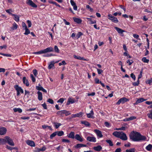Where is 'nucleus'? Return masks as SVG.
Listing matches in <instances>:
<instances>
[{
  "instance_id": "obj_1",
  "label": "nucleus",
  "mask_w": 152,
  "mask_h": 152,
  "mask_svg": "<svg viewBox=\"0 0 152 152\" xmlns=\"http://www.w3.org/2000/svg\"><path fill=\"white\" fill-rule=\"evenodd\" d=\"M129 137L130 139L134 142L144 141L146 138L145 136L142 135L139 132L134 131L130 132Z\"/></svg>"
},
{
  "instance_id": "obj_2",
  "label": "nucleus",
  "mask_w": 152,
  "mask_h": 152,
  "mask_svg": "<svg viewBox=\"0 0 152 152\" xmlns=\"http://www.w3.org/2000/svg\"><path fill=\"white\" fill-rule=\"evenodd\" d=\"M53 48L52 47H50L43 50H42L38 52H34L33 53L35 54H40L53 52Z\"/></svg>"
},
{
  "instance_id": "obj_3",
  "label": "nucleus",
  "mask_w": 152,
  "mask_h": 152,
  "mask_svg": "<svg viewBox=\"0 0 152 152\" xmlns=\"http://www.w3.org/2000/svg\"><path fill=\"white\" fill-rule=\"evenodd\" d=\"M3 142V144L6 143H8L10 145L13 146L15 145L12 139L8 136H6L4 137Z\"/></svg>"
},
{
  "instance_id": "obj_4",
  "label": "nucleus",
  "mask_w": 152,
  "mask_h": 152,
  "mask_svg": "<svg viewBox=\"0 0 152 152\" xmlns=\"http://www.w3.org/2000/svg\"><path fill=\"white\" fill-rule=\"evenodd\" d=\"M14 88L17 91V95L18 96L20 95V93L23 94V89L18 86V85H15L14 86Z\"/></svg>"
},
{
  "instance_id": "obj_5",
  "label": "nucleus",
  "mask_w": 152,
  "mask_h": 152,
  "mask_svg": "<svg viewBox=\"0 0 152 152\" xmlns=\"http://www.w3.org/2000/svg\"><path fill=\"white\" fill-rule=\"evenodd\" d=\"M129 100L126 97H123L120 99L118 102L116 103L117 105H119L121 103L124 104L125 102L129 101Z\"/></svg>"
},
{
  "instance_id": "obj_6",
  "label": "nucleus",
  "mask_w": 152,
  "mask_h": 152,
  "mask_svg": "<svg viewBox=\"0 0 152 152\" xmlns=\"http://www.w3.org/2000/svg\"><path fill=\"white\" fill-rule=\"evenodd\" d=\"M26 3L28 5L33 8H37V5L35 4L31 0H27Z\"/></svg>"
},
{
  "instance_id": "obj_7",
  "label": "nucleus",
  "mask_w": 152,
  "mask_h": 152,
  "mask_svg": "<svg viewBox=\"0 0 152 152\" xmlns=\"http://www.w3.org/2000/svg\"><path fill=\"white\" fill-rule=\"evenodd\" d=\"M108 16L109 17L108 19L111 20L113 22L117 23L118 22L117 18L112 16L111 15L109 14Z\"/></svg>"
},
{
  "instance_id": "obj_8",
  "label": "nucleus",
  "mask_w": 152,
  "mask_h": 152,
  "mask_svg": "<svg viewBox=\"0 0 152 152\" xmlns=\"http://www.w3.org/2000/svg\"><path fill=\"white\" fill-rule=\"evenodd\" d=\"M94 132L96 134L98 138L103 137V135L101 131L98 129H96L94 130Z\"/></svg>"
},
{
  "instance_id": "obj_9",
  "label": "nucleus",
  "mask_w": 152,
  "mask_h": 152,
  "mask_svg": "<svg viewBox=\"0 0 152 152\" xmlns=\"http://www.w3.org/2000/svg\"><path fill=\"white\" fill-rule=\"evenodd\" d=\"M83 113L82 112H80L79 113L73 114L71 115L72 118H75L76 117L81 118L83 115Z\"/></svg>"
},
{
  "instance_id": "obj_10",
  "label": "nucleus",
  "mask_w": 152,
  "mask_h": 152,
  "mask_svg": "<svg viewBox=\"0 0 152 152\" xmlns=\"http://www.w3.org/2000/svg\"><path fill=\"white\" fill-rule=\"evenodd\" d=\"M7 132L6 128L4 127H0V135H5Z\"/></svg>"
},
{
  "instance_id": "obj_11",
  "label": "nucleus",
  "mask_w": 152,
  "mask_h": 152,
  "mask_svg": "<svg viewBox=\"0 0 152 152\" xmlns=\"http://www.w3.org/2000/svg\"><path fill=\"white\" fill-rule=\"evenodd\" d=\"M86 140L87 141L90 142H95L96 140V138L94 137L88 136L86 138Z\"/></svg>"
},
{
  "instance_id": "obj_12",
  "label": "nucleus",
  "mask_w": 152,
  "mask_h": 152,
  "mask_svg": "<svg viewBox=\"0 0 152 152\" xmlns=\"http://www.w3.org/2000/svg\"><path fill=\"white\" fill-rule=\"evenodd\" d=\"M121 134L119 137L121 139L124 140H126L127 139V137L125 133L123 132H121Z\"/></svg>"
},
{
  "instance_id": "obj_13",
  "label": "nucleus",
  "mask_w": 152,
  "mask_h": 152,
  "mask_svg": "<svg viewBox=\"0 0 152 152\" xmlns=\"http://www.w3.org/2000/svg\"><path fill=\"white\" fill-rule=\"evenodd\" d=\"M75 100L72 99L71 98L69 97L68 99L67 102L66 103V105H68L70 104H72L75 103Z\"/></svg>"
},
{
  "instance_id": "obj_14",
  "label": "nucleus",
  "mask_w": 152,
  "mask_h": 152,
  "mask_svg": "<svg viewBox=\"0 0 152 152\" xmlns=\"http://www.w3.org/2000/svg\"><path fill=\"white\" fill-rule=\"evenodd\" d=\"M27 144L31 147H35V143L33 141L28 140L26 141Z\"/></svg>"
},
{
  "instance_id": "obj_15",
  "label": "nucleus",
  "mask_w": 152,
  "mask_h": 152,
  "mask_svg": "<svg viewBox=\"0 0 152 152\" xmlns=\"http://www.w3.org/2000/svg\"><path fill=\"white\" fill-rule=\"evenodd\" d=\"M146 100V99H145L143 98H140L137 100L136 102L134 104V105H137L138 104L143 102Z\"/></svg>"
},
{
  "instance_id": "obj_16",
  "label": "nucleus",
  "mask_w": 152,
  "mask_h": 152,
  "mask_svg": "<svg viewBox=\"0 0 152 152\" xmlns=\"http://www.w3.org/2000/svg\"><path fill=\"white\" fill-rule=\"evenodd\" d=\"M75 139L78 141L82 142L83 141V138L78 134H76L75 136Z\"/></svg>"
},
{
  "instance_id": "obj_17",
  "label": "nucleus",
  "mask_w": 152,
  "mask_h": 152,
  "mask_svg": "<svg viewBox=\"0 0 152 152\" xmlns=\"http://www.w3.org/2000/svg\"><path fill=\"white\" fill-rule=\"evenodd\" d=\"M73 19L74 22L78 24H80L82 23V20L80 18L74 17L73 18Z\"/></svg>"
},
{
  "instance_id": "obj_18",
  "label": "nucleus",
  "mask_w": 152,
  "mask_h": 152,
  "mask_svg": "<svg viewBox=\"0 0 152 152\" xmlns=\"http://www.w3.org/2000/svg\"><path fill=\"white\" fill-rule=\"evenodd\" d=\"M22 81L23 83L26 86L28 87L29 86V84L28 81V80L26 79L25 77H23Z\"/></svg>"
},
{
  "instance_id": "obj_19",
  "label": "nucleus",
  "mask_w": 152,
  "mask_h": 152,
  "mask_svg": "<svg viewBox=\"0 0 152 152\" xmlns=\"http://www.w3.org/2000/svg\"><path fill=\"white\" fill-rule=\"evenodd\" d=\"M80 122L81 124H84L86 127H90V124L87 121H81Z\"/></svg>"
},
{
  "instance_id": "obj_20",
  "label": "nucleus",
  "mask_w": 152,
  "mask_h": 152,
  "mask_svg": "<svg viewBox=\"0 0 152 152\" xmlns=\"http://www.w3.org/2000/svg\"><path fill=\"white\" fill-rule=\"evenodd\" d=\"M73 57L74 58L77 59L86 61H88V59H85L83 57H81L79 56H77L76 55H74Z\"/></svg>"
},
{
  "instance_id": "obj_21",
  "label": "nucleus",
  "mask_w": 152,
  "mask_h": 152,
  "mask_svg": "<svg viewBox=\"0 0 152 152\" xmlns=\"http://www.w3.org/2000/svg\"><path fill=\"white\" fill-rule=\"evenodd\" d=\"M93 149L96 151L99 152L102 150V147L100 145H99L97 146L94 147Z\"/></svg>"
},
{
  "instance_id": "obj_22",
  "label": "nucleus",
  "mask_w": 152,
  "mask_h": 152,
  "mask_svg": "<svg viewBox=\"0 0 152 152\" xmlns=\"http://www.w3.org/2000/svg\"><path fill=\"white\" fill-rule=\"evenodd\" d=\"M121 132H118L117 131H115L113 132V135L119 138L120 137V136L121 134Z\"/></svg>"
},
{
  "instance_id": "obj_23",
  "label": "nucleus",
  "mask_w": 152,
  "mask_h": 152,
  "mask_svg": "<svg viewBox=\"0 0 152 152\" xmlns=\"http://www.w3.org/2000/svg\"><path fill=\"white\" fill-rule=\"evenodd\" d=\"M55 64L54 61H52L50 62L48 67V68L49 69H50L53 67H54V64Z\"/></svg>"
},
{
  "instance_id": "obj_24",
  "label": "nucleus",
  "mask_w": 152,
  "mask_h": 152,
  "mask_svg": "<svg viewBox=\"0 0 152 152\" xmlns=\"http://www.w3.org/2000/svg\"><path fill=\"white\" fill-rule=\"evenodd\" d=\"M114 28L117 31L118 33L119 34H122L123 32H125V31L122 29L118 27H115Z\"/></svg>"
},
{
  "instance_id": "obj_25",
  "label": "nucleus",
  "mask_w": 152,
  "mask_h": 152,
  "mask_svg": "<svg viewBox=\"0 0 152 152\" xmlns=\"http://www.w3.org/2000/svg\"><path fill=\"white\" fill-rule=\"evenodd\" d=\"M87 146V145L85 144H77L75 145V147L76 148H78L82 147H86Z\"/></svg>"
},
{
  "instance_id": "obj_26",
  "label": "nucleus",
  "mask_w": 152,
  "mask_h": 152,
  "mask_svg": "<svg viewBox=\"0 0 152 152\" xmlns=\"http://www.w3.org/2000/svg\"><path fill=\"white\" fill-rule=\"evenodd\" d=\"M37 94H38V99L39 101L42 100V93L39 91H38L37 92Z\"/></svg>"
},
{
  "instance_id": "obj_27",
  "label": "nucleus",
  "mask_w": 152,
  "mask_h": 152,
  "mask_svg": "<svg viewBox=\"0 0 152 152\" xmlns=\"http://www.w3.org/2000/svg\"><path fill=\"white\" fill-rule=\"evenodd\" d=\"M68 137L72 139H74L75 138V133L73 132H71L68 135Z\"/></svg>"
},
{
  "instance_id": "obj_28",
  "label": "nucleus",
  "mask_w": 152,
  "mask_h": 152,
  "mask_svg": "<svg viewBox=\"0 0 152 152\" xmlns=\"http://www.w3.org/2000/svg\"><path fill=\"white\" fill-rule=\"evenodd\" d=\"M12 16H13L14 19L17 22H18L19 21V17L16 14H14Z\"/></svg>"
},
{
  "instance_id": "obj_29",
  "label": "nucleus",
  "mask_w": 152,
  "mask_h": 152,
  "mask_svg": "<svg viewBox=\"0 0 152 152\" xmlns=\"http://www.w3.org/2000/svg\"><path fill=\"white\" fill-rule=\"evenodd\" d=\"M13 110L15 112H18L19 113H21L22 112V110L20 108H14Z\"/></svg>"
},
{
  "instance_id": "obj_30",
  "label": "nucleus",
  "mask_w": 152,
  "mask_h": 152,
  "mask_svg": "<svg viewBox=\"0 0 152 152\" xmlns=\"http://www.w3.org/2000/svg\"><path fill=\"white\" fill-rule=\"evenodd\" d=\"M56 132L57 133V135L58 136H61L64 135V132L62 131H56Z\"/></svg>"
},
{
  "instance_id": "obj_31",
  "label": "nucleus",
  "mask_w": 152,
  "mask_h": 152,
  "mask_svg": "<svg viewBox=\"0 0 152 152\" xmlns=\"http://www.w3.org/2000/svg\"><path fill=\"white\" fill-rule=\"evenodd\" d=\"M141 61L144 63H148L149 61V60L148 59L146 58L145 57H143L141 59Z\"/></svg>"
},
{
  "instance_id": "obj_32",
  "label": "nucleus",
  "mask_w": 152,
  "mask_h": 152,
  "mask_svg": "<svg viewBox=\"0 0 152 152\" xmlns=\"http://www.w3.org/2000/svg\"><path fill=\"white\" fill-rule=\"evenodd\" d=\"M145 149L148 151H150L152 149V145L149 144L145 148Z\"/></svg>"
},
{
  "instance_id": "obj_33",
  "label": "nucleus",
  "mask_w": 152,
  "mask_h": 152,
  "mask_svg": "<svg viewBox=\"0 0 152 152\" xmlns=\"http://www.w3.org/2000/svg\"><path fill=\"white\" fill-rule=\"evenodd\" d=\"M105 141L107 143L109 144L110 146H113V144L111 140H107Z\"/></svg>"
},
{
  "instance_id": "obj_34",
  "label": "nucleus",
  "mask_w": 152,
  "mask_h": 152,
  "mask_svg": "<svg viewBox=\"0 0 152 152\" xmlns=\"http://www.w3.org/2000/svg\"><path fill=\"white\" fill-rule=\"evenodd\" d=\"M39 86H36V89L39 91H42L43 88L41 86L40 84H39Z\"/></svg>"
},
{
  "instance_id": "obj_35",
  "label": "nucleus",
  "mask_w": 152,
  "mask_h": 152,
  "mask_svg": "<svg viewBox=\"0 0 152 152\" xmlns=\"http://www.w3.org/2000/svg\"><path fill=\"white\" fill-rule=\"evenodd\" d=\"M125 151L126 152H135V149L134 148H131L126 150Z\"/></svg>"
},
{
  "instance_id": "obj_36",
  "label": "nucleus",
  "mask_w": 152,
  "mask_h": 152,
  "mask_svg": "<svg viewBox=\"0 0 152 152\" xmlns=\"http://www.w3.org/2000/svg\"><path fill=\"white\" fill-rule=\"evenodd\" d=\"M65 99V98H61L57 101V102L58 103H61L62 104L63 103Z\"/></svg>"
},
{
  "instance_id": "obj_37",
  "label": "nucleus",
  "mask_w": 152,
  "mask_h": 152,
  "mask_svg": "<svg viewBox=\"0 0 152 152\" xmlns=\"http://www.w3.org/2000/svg\"><path fill=\"white\" fill-rule=\"evenodd\" d=\"M55 55L52 53H48L43 55L44 57H49L51 56H54Z\"/></svg>"
},
{
  "instance_id": "obj_38",
  "label": "nucleus",
  "mask_w": 152,
  "mask_h": 152,
  "mask_svg": "<svg viewBox=\"0 0 152 152\" xmlns=\"http://www.w3.org/2000/svg\"><path fill=\"white\" fill-rule=\"evenodd\" d=\"M54 124H55V127L56 129H58L61 125V123L56 122L54 123Z\"/></svg>"
},
{
  "instance_id": "obj_39",
  "label": "nucleus",
  "mask_w": 152,
  "mask_h": 152,
  "mask_svg": "<svg viewBox=\"0 0 152 152\" xmlns=\"http://www.w3.org/2000/svg\"><path fill=\"white\" fill-rule=\"evenodd\" d=\"M83 35V34L81 32H79L76 35V38L78 39L80 36Z\"/></svg>"
},
{
  "instance_id": "obj_40",
  "label": "nucleus",
  "mask_w": 152,
  "mask_h": 152,
  "mask_svg": "<svg viewBox=\"0 0 152 152\" xmlns=\"http://www.w3.org/2000/svg\"><path fill=\"white\" fill-rule=\"evenodd\" d=\"M57 133L56 132H53L52 134H51L50 136V139H53V138L55 137Z\"/></svg>"
},
{
  "instance_id": "obj_41",
  "label": "nucleus",
  "mask_w": 152,
  "mask_h": 152,
  "mask_svg": "<svg viewBox=\"0 0 152 152\" xmlns=\"http://www.w3.org/2000/svg\"><path fill=\"white\" fill-rule=\"evenodd\" d=\"M57 114L59 115H62L64 114V110L57 111Z\"/></svg>"
},
{
  "instance_id": "obj_42",
  "label": "nucleus",
  "mask_w": 152,
  "mask_h": 152,
  "mask_svg": "<svg viewBox=\"0 0 152 152\" xmlns=\"http://www.w3.org/2000/svg\"><path fill=\"white\" fill-rule=\"evenodd\" d=\"M0 54L3 56L7 57H11L12 56V55L10 54H5L0 53Z\"/></svg>"
},
{
  "instance_id": "obj_43",
  "label": "nucleus",
  "mask_w": 152,
  "mask_h": 152,
  "mask_svg": "<svg viewBox=\"0 0 152 152\" xmlns=\"http://www.w3.org/2000/svg\"><path fill=\"white\" fill-rule=\"evenodd\" d=\"M150 113L147 114V116L148 118L152 119V110L149 111Z\"/></svg>"
},
{
  "instance_id": "obj_44",
  "label": "nucleus",
  "mask_w": 152,
  "mask_h": 152,
  "mask_svg": "<svg viewBox=\"0 0 152 152\" xmlns=\"http://www.w3.org/2000/svg\"><path fill=\"white\" fill-rule=\"evenodd\" d=\"M64 113L65 115L66 116H67L71 114V113L69 111L66 110H64Z\"/></svg>"
},
{
  "instance_id": "obj_45",
  "label": "nucleus",
  "mask_w": 152,
  "mask_h": 152,
  "mask_svg": "<svg viewBox=\"0 0 152 152\" xmlns=\"http://www.w3.org/2000/svg\"><path fill=\"white\" fill-rule=\"evenodd\" d=\"M54 51L57 53H59V50L56 45H55L54 47Z\"/></svg>"
},
{
  "instance_id": "obj_46",
  "label": "nucleus",
  "mask_w": 152,
  "mask_h": 152,
  "mask_svg": "<svg viewBox=\"0 0 152 152\" xmlns=\"http://www.w3.org/2000/svg\"><path fill=\"white\" fill-rule=\"evenodd\" d=\"M24 29L25 30V32L24 34L27 35L30 33V31L28 28H26Z\"/></svg>"
},
{
  "instance_id": "obj_47",
  "label": "nucleus",
  "mask_w": 152,
  "mask_h": 152,
  "mask_svg": "<svg viewBox=\"0 0 152 152\" xmlns=\"http://www.w3.org/2000/svg\"><path fill=\"white\" fill-rule=\"evenodd\" d=\"M86 8L87 9H89V11L91 12H92L94 10L93 9L91 8L88 5H87L86 6Z\"/></svg>"
},
{
  "instance_id": "obj_48",
  "label": "nucleus",
  "mask_w": 152,
  "mask_h": 152,
  "mask_svg": "<svg viewBox=\"0 0 152 152\" xmlns=\"http://www.w3.org/2000/svg\"><path fill=\"white\" fill-rule=\"evenodd\" d=\"M18 28V25L16 24V23L14 22V23L13 24V26L12 27V28L13 29H16Z\"/></svg>"
},
{
  "instance_id": "obj_49",
  "label": "nucleus",
  "mask_w": 152,
  "mask_h": 152,
  "mask_svg": "<svg viewBox=\"0 0 152 152\" xmlns=\"http://www.w3.org/2000/svg\"><path fill=\"white\" fill-rule=\"evenodd\" d=\"M30 77H31L32 81L34 83L36 81V79L35 77L33 76L32 74H31L30 75Z\"/></svg>"
},
{
  "instance_id": "obj_50",
  "label": "nucleus",
  "mask_w": 152,
  "mask_h": 152,
  "mask_svg": "<svg viewBox=\"0 0 152 152\" xmlns=\"http://www.w3.org/2000/svg\"><path fill=\"white\" fill-rule=\"evenodd\" d=\"M5 11L7 13H8L10 15H11L12 16L13 15V14H13L12 13H11L10 12V11H11V12L12 11L11 9H9L6 10Z\"/></svg>"
},
{
  "instance_id": "obj_51",
  "label": "nucleus",
  "mask_w": 152,
  "mask_h": 152,
  "mask_svg": "<svg viewBox=\"0 0 152 152\" xmlns=\"http://www.w3.org/2000/svg\"><path fill=\"white\" fill-rule=\"evenodd\" d=\"M33 73L35 77H37V75L38 74L37 73V71L36 69H34L33 70Z\"/></svg>"
},
{
  "instance_id": "obj_52",
  "label": "nucleus",
  "mask_w": 152,
  "mask_h": 152,
  "mask_svg": "<svg viewBox=\"0 0 152 152\" xmlns=\"http://www.w3.org/2000/svg\"><path fill=\"white\" fill-rule=\"evenodd\" d=\"M146 83L147 84H148L149 85H151V83H152V78H151L150 80H148L146 81Z\"/></svg>"
},
{
  "instance_id": "obj_53",
  "label": "nucleus",
  "mask_w": 152,
  "mask_h": 152,
  "mask_svg": "<svg viewBox=\"0 0 152 152\" xmlns=\"http://www.w3.org/2000/svg\"><path fill=\"white\" fill-rule=\"evenodd\" d=\"M46 148L45 146L42 147L41 148L38 149V151H45Z\"/></svg>"
},
{
  "instance_id": "obj_54",
  "label": "nucleus",
  "mask_w": 152,
  "mask_h": 152,
  "mask_svg": "<svg viewBox=\"0 0 152 152\" xmlns=\"http://www.w3.org/2000/svg\"><path fill=\"white\" fill-rule=\"evenodd\" d=\"M94 81L95 83L96 84H99L101 82V81H100L99 79L98 78H96L94 79Z\"/></svg>"
},
{
  "instance_id": "obj_55",
  "label": "nucleus",
  "mask_w": 152,
  "mask_h": 152,
  "mask_svg": "<svg viewBox=\"0 0 152 152\" xmlns=\"http://www.w3.org/2000/svg\"><path fill=\"white\" fill-rule=\"evenodd\" d=\"M47 101L51 104H54L53 100L52 99L49 98L48 99Z\"/></svg>"
},
{
  "instance_id": "obj_56",
  "label": "nucleus",
  "mask_w": 152,
  "mask_h": 152,
  "mask_svg": "<svg viewBox=\"0 0 152 152\" xmlns=\"http://www.w3.org/2000/svg\"><path fill=\"white\" fill-rule=\"evenodd\" d=\"M27 23L28 24V28H30L31 27L32 23L31 21L29 20H28L27 21Z\"/></svg>"
},
{
  "instance_id": "obj_57",
  "label": "nucleus",
  "mask_w": 152,
  "mask_h": 152,
  "mask_svg": "<svg viewBox=\"0 0 152 152\" xmlns=\"http://www.w3.org/2000/svg\"><path fill=\"white\" fill-rule=\"evenodd\" d=\"M133 37L139 40H140V39L139 38V35L136 34H134L133 35Z\"/></svg>"
},
{
  "instance_id": "obj_58",
  "label": "nucleus",
  "mask_w": 152,
  "mask_h": 152,
  "mask_svg": "<svg viewBox=\"0 0 152 152\" xmlns=\"http://www.w3.org/2000/svg\"><path fill=\"white\" fill-rule=\"evenodd\" d=\"M25 95H27V97H28L30 95V92L26 90H25Z\"/></svg>"
},
{
  "instance_id": "obj_59",
  "label": "nucleus",
  "mask_w": 152,
  "mask_h": 152,
  "mask_svg": "<svg viewBox=\"0 0 152 152\" xmlns=\"http://www.w3.org/2000/svg\"><path fill=\"white\" fill-rule=\"evenodd\" d=\"M130 76L134 80H135L136 76L133 73H131L130 75Z\"/></svg>"
},
{
  "instance_id": "obj_60",
  "label": "nucleus",
  "mask_w": 152,
  "mask_h": 152,
  "mask_svg": "<svg viewBox=\"0 0 152 152\" xmlns=\"http://www.w3.org/2000/svg\"><path fill=\"white\" fill-rule=\"evenodd\" d=\"M62 142L69 143L70 141L68 140L63 139L62 140Z\"/></svg>"
},
{
  "instance_id": "obj_61",
  "label": "nucleus",
  "mask_w": 152,
  "mask_h": 152,
  "mask_svg": "<svg viewBox=\"0 0 152 152\" xmlns=\"http://www.w3.org/2000/svg\"><path fill=\"white\" fill-rule=\"evenodd\" d=\"M87 116L89 118H93V115L90 113L86 114Z\"/></svg>"
},
{
  "instance_id": "obj_62",
  "label": "nucleus",
  "mask_w": 152,
  "mask_h": 152,
  "mask_svg": "<svg viewBox=\"0 0 152 152\" xmlns=\"http://www.w3.org/2000/svg\"><path fill=\"white\" fill-rule=\"evenodd\" d=\"M6 148L8 149V150H9L10 151H12V149H16L15 147V148H12V147L10 146H8V145H7V146H6Z\"/></svg>"
},
{
  "instance_id": "obj_63",
  "label": "nucleus",
  "mask_w": 152,
  "mask_h": 152,
  "mask_svg": "<svg viewBox=\"0 0 152 152\" xmlns=\"http://www.w3.org/2000/svg\"><path fill=\"white\" fill-rule=\"evenodd\" d=\"M96 68L97 71L98 73L99 74H101V73L103 72V71L102 69H99L97 68Z\"/></svg>"
},
{
  "instance_id": "obj_64",
  "label": "nucleus",
  "mask_w": 152,
  "mask_h": 152,
  "mask_svg": "<svg viewBox=\"0 0 152 152\" xmlns=\"http://www.w3.org/2000/svg\"><path fill=\"white\" fill-rule=\"evenodd\" d=\"M44 109H47V106L45 102L41 104Z\"/></svg>"
}]
</instances>
